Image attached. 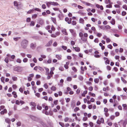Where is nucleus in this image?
Instances as JSON below:
<instances>
[{
	"label": "nucleus",
	"mask_w": 127,
	"mask_h": 127,
	"mask_svg": "<svg viewBox=\"0 0 127 127\" xmlns=\"http://www.w3.org/2000/svg\"><path fill=\"white\" fill-rule=\"evenodd\" d=\"M55 69V68L54 67H52L51 68V71L50 72V76H47V79L48 80L50 79L51 77L53 76V75L54 74V73L53 71Z\"/></svg>",
	"instance_id": "f257e3e1"
},
{
	"label": "nucleus",
	"mask_w": 127,
	"mask_h": 127,
	"mask_svg": "<svg viewBox=\"0 0 127 127\" xmlns=\"http://www.w3.org/2000/svg\"><path fill=\"white\" fill-rule=\"evenodd\" d=\"M28 41L26 39H24L21 42V45L24 48H25L27 45Z\"/></svg>",
	"instance_id": "f03ea898"
},
{
	"label": "nucleus",
	"mask_w": 127,
	"mask_h": 127,
	"mask_svg": "<svg viewBox=\"0 0 127 127\" xmlns=\"http://www.w3.org/2000/svg\"><path fill=\"white\" fill-rule=\"evenodd\" d=\"M50 36H51L53 38H56L57 36L60 35V32L58 31L56 32L55 33H51Z\"/></svg>",
	"instance_id": "7ed1b4c3"
},
{
	"label": "nucleus",
	"mask_w": 127,
	"mask_h": 127,
	"mask_svg": "<svg viewBox=\"0 0 127 127\" xmlns=\"http://www.w3.org/2000/svg\"><path fill=\"white\" fill-rule=\"evenodd\" d=\"M14 70L15 71L18 72H21L22 70V67L20 66H17L14 68Z\"/></svg>",
	"instance_id": "20e7f679"
},
{
	"label": "nucleus",
	"mask_w": 127,
	"mask_h": 127,
	"mask_svg": "<svg viewBox=\"0 0 127 127\" xmlns=\"http://www.w3.org/2000/svg\"><path fill=\"white\" fill-rule=\"evenodd\" d=\"M30 117L32 120L36 122L39 121V119L32 115H30Z\"/></svg>",
	"instance_id": "39448f33"
},
{
	"label": "nucleus",
	"mask_w": 127,
	"mask_h": 127,
	"mask_svg": "<svg viewBox=\"0 0 127 127\" xmlns=\"http://www.w3.org/2000/svg\"><path fill=\"white\" fill-rule=\"evenodd\" d=\"M67 91L69 92V93L70 95H73L74 93V92L72 90L71 88L69 87H68L67 88Z\"/></svg>",
	"instance_id": "423d86ee"
},
{
	"label": "nucleus",
	"mask_w": 127,
	"mask_h": 127,
	"mask_svg": "<svg viewBox=\"0 0 127 127\" xmlns=\"http://www.w3.org/2000/svg\"><path fill=\"white\" fill-rule=\"evenodd\" d=\"M103 59L105 61V64H109L110 61L108 58L106 57H104L103 58Z\"/></svg>",
	"instance_id": "0eeeda50"
},
{
	"label": "nucleus",
	"mask_w": 127,
	"mask_h": 127,
	"mask_svg": "<svg viewBox=\"0 0 127 127\" xmlns=\"http://www.w3.org/2000/svg\"><path fill=\"white\" fill-rule=\"evenodd\" d=\"M51 30H49L48 31V32L50 33H52L53 31H54L55 30V28L52 25L51 28Z\"/></svg>",
	"instance_id": "6e6552de"
},
{
	"label": "nucleus",
	"mask_w": 127,
	"mask_h": 127,
	"mask_svg": "<svg viewBox=\"0 0 127 127\" xmlns=\"http://www.w3.org/2000/svg\"><path fill=\"white\" fill-rule=\"evenodd\" d=\"M45 69L46 71L45 72L46 75H47V76H50V72H49V69L47 67H45Z\"/></svg>",
	"instance_id": "1a4fd4ad"
},
{
	"label": "nucleus",
	"mask_w": 127,
	"mask_h": 127,
	"mask_svg": "<svg viewBox=\"0 0 127 127\" xmlns=\"http://www.w3.org/2000/svg\"><path fill=\"white\" fill-rule=\"evenodd\" d=\"M53 42V40H51L49 41L45 45L46 47H49L52 44Z\"/></svg>",
	"instance_id": "9d476101"
},
{
	"label": "nucleus",
	"mask_w": 127,
	"mask_h": 127,
	"mask_svg": "<svg viewBox=\"0 0 127 127\" xmlns=\"http://www.w3.org/2000/svg\"><path fill=\"white\" fill-rule=\"evenodd\" d=\"M69 30L70 32L72 33V35L73 36H76V32L73 30L72 29H70Z\"/></svg>",
	"instance_id": "9b49d317"
},
{
	"label": "nucleus",
	"mask_w": 127,
	"mask_h": 127,
	"mask_svg": "<svg viewBox=\"0 0 127 127\" xmlns=\"http://www.w3.org/2000/svg\"><path fill=\"white\" fill-rule=\"evenodd\" d=\"M36 46V44L35 43L34 44L32 43L30 45V47L32 49H34Z\"/></svg>",
	"instance_id": "f8f14e48"
},
{
	"label": "nucleus",
	"mask_w": 127,
	"mask_h": 127,
	"mask_svg": "<svg viewBox=\"0 0 127 127\" xmlns=\"http://www.w3.org/2000/svg\"><path fill=\"white\" fill-rule=\"evenodd\" d=\"M7 110L6 109H4L3 110L1 111L0 112L1 114L3 115H4V114L7 113Z\"/></svg>",
	"instance_id": "ddd939ff"
},
{
	"label": "nucleus",
	"mask_w": 127,
	"mask_h": 127,
	"mask_svg": "<svg viewBox=\"0 0 127 127\" xmlns=\"http://www.w3.org/2000/svg\"><path fill=\"white\" fill-rule=\"evenodd\" d=\"M69 64V62H67L66 63V64L64 65V68L66 69H68V65Z\"/></svg>",
	"instance_id": "4468645a"
},
{
	"label": "nucleus",
	"mask_w": 127,
	"mask_h": 127,
	"mask_svg": "<svg viewBox=\"0 0 127 127\" xmlns=\"http://www.w3.org/2000/svg\"><path fill=\"white\" fill-rule=\"evenodd\" d=\"M82 3L88 6H90L91 7L93 5L87 2H85V1H83L82 2Z\"/></svg>",
	"instance_id": "2eb2a0df"
},
{
	"label": "nucleus",
	"mask_w": 127,
	"mask_h": 127,
	"mask_svg": "<svg viewBox=\"0 0 127 127\" xmlns=\"http://www.w3.org/2000/svg\"><path fill=\"white\" fill-rule=\"evenodd\" d=\"M63 33L65 35H67L68 34L66 30L65 29H64L62 31Z\"/></svg>",
	"instance_id": "dca6fc26"
},
{
	"label": "nucleus",
	"mask_w": 127,
	"mask_h": 127,
	"mask_svg": "<svg viewBox=\"0 0 127 127\" xmlns=\"http://www.w3.org/2000/svg\"><path fill=\"white\" fill-rule=\"evenodd\" d=\"M56 57L59 60H60L62 59V56L61 55H56Z\"/></svg>",
	"instance_id": "f3484780"
},
{
	"label": "nucleus",
	"mask_w": 127,
	"mask_h": 127,
	"mask_svg": "<svg viewBox=\"0 0 127 127\" xmlns=\"http://www.w3.org/2000/svg\"><path fill=\"white\" fill-rule=\"evenodd\" d=\"M87 92H88L87 90H85L84 91L83 93L81 94V96L83 97H85V95L87 94Z\"/></svg>",
	"instance_id": "a211bd4d"
},
{
	"label": "nucleus",
	"mask_w": 127,
	"mask_h": 127,
	"mask_svg": "<svg viewBox=\"0 0 127 127\" xmlns=\"http://www.w3.org/2000/svg\"><path fill=\"white\" fill-rule=\"evenodd\" d=\"M127 124V119L125 120L123 123V127H125Z\"/></svg>",
	"instance_id": "6ab92c4d"
},
{
	"label": "nucleus",
	"mask_w": 127,
	"mask_h": 127,
	"mask_svg": "<svg viewBox=\"0 0 127 127\" xmlns=\"http://www.w3.org/2000/svg\"><path fill=\"white\" fill-rule=\"evenodd\" d=\"M111 23L112 25H114L115 23V19L114 18H112L110 22Z\"/></svg>",
	"instance_id": "aec40b11"
},
{
	"label": "nucleus",
	"mask_w": 127,
	"mask_h": 127,
	"mask_svg": "<svg viewBox=\"0 0 127 127\" xmlns=\"http://www.w3.org/2000/svg\"><path fill=\"white\" fill-rule=\"evenodd\" d=\"M46 4L47 6L48 7H49L51 5H52L51 2H46Z\"/></svg>",
	"instance_id": "412c9836"
},
{
	"label": "nucleus",
	"mask_w": 127,
	"mask_h": 127,
	"mask_svg": "<svg viewBox=\"0 0 127 127\" xmlns=\"http://www.w3.org/2000/svg\"><path fill=\"white\" fill-rule=\"evenodd\" d=\"M12 94L13 95V96L14 98H16L17 97V93L16 92L13 91L12 92Z\"/></svg>",
	"instance_id": "4be33fe9"
},
{
	"label": "nucleus",
	"mask_w": 127,
	"mask_h": 127,
	"mask_svg": "<svg viewBox=\"0 0 127 127\" xmlns=\"http://www.w3.org/2000/svg\"><path fill=\"white\" fill-rule=\"evenodd\" d=\"M73 48L77 52H79L80 51V49L79 47H73Z\"/></svg>",
	"instance_id": "5701e85b"
},
{
	"label": "nucleus",
	"mask_w": 127,
	"mask_h": 127,
	"mask_svg": "<svg viewBox=\"0 0 127 127\" xmlns=\"http://www.w3.org/2000/svg\"><path fill=\"white\" fill-rule=\"evenodd\" d=\"M81 40L83 41L86 42L87 40V38L83 36L81 38Z\"/></svg>",
	"instance_id": "b1692460"
},
{
	"label": "nucleus",
	"mask_w": 127,
	"mask_h": 127,
	"mask_svg": "<svg viewBox=\"0 0 127 127\" xmlns=\"http://www.w3.org/2000/svg\"><path fill=\"white\" fill-rule=\"evenodd\" d=\"M5 122L9 124L10 123V120L8 118H7L5 119Z\"/></svg>",
	"instance_id": "393cba45"
},
{
	"label": "nucleus",
	"mask_w": 127,
	"mask_h": 127,
	"mask_svg": "<svg viewBox=\"0 0 127 127\" xmlns=\"http://www.w3.org/2000/svg\"><path fill=\"white\" fill-rule=\"evenodd\" d=\"M81 89L80 88H78L76 91V94L77 95H79Z\"/></svg>",
	"instance_id": "a878e982"
},
{
	"label": "nucleus",
	"mask_w": 127,
	"mask_h": 127,
	"mask_svg": "<svg viewBox=\"0 0 127 127\" xmlns=\"http://www.w3.org/2000/svg\"><path fill=\"white\" fill-rule=\"evenodd\" d=\"M51 19L52 20V21L55 24H56L57 23V22L56 21V18H53V17H51Z\"/></svg>",
	"instance_id": "bb28decb"
},
{
	"label": "nucleus",
	"mask_w": 127,
	"mask_h": 127,
	"mask_svg": "<svg viewBox=\"0 0 127 127\" xmlns=\"http://www.w3.org/2000/svg\"><path fill=\"white\" fill-rule=\"evenodd\" d=\"M72 78L70 77H68L66 78V80L70 82L72 81Z\"/></svg>",
	"instance_id": "cd10ccee"
},
{
	"label": "nucleus",
	"mask_w": 127,
	"mask_h": 127,
	"mask_svg": "<svg viewBox=\"0 0 127 127\" xmlns=\"http://www.w3.org/2000/svg\"><path fill=\"white\" fill-rule=\"evenodd\" d=\"M103 84L105 85H107L108 83V80H105L103 82Z\"/></svg>",
	"instance_id": "c85d7f7f"
},
{
	"label": "nucleus",
	"mask_w": 127,
	"mask_h": 127,
	"mask_svg": "<svg viewBox=\"0 0 127 127\" xmlns=\"http://www.w3.org/2000/svg\"><path fill=\"white\" fill-rule=\"evenodd\" d=\"M95 82L96 83H98L99 82V79L98 78H95L94 79Z\"/></svg>",
	"instance_id": "c756f323"
},
{
	"label": "nucleus",
	"mask_w": 127,
	"mask_h": 127,
	"mask_svg": "<svg viewBox=\"0 0 127 127\" xmlns=\"http://www.w3.org/2000/svg\"><path fill=\"white\" fill-rule=\"evenodd\" d=\"M80 110V109L78 107H76L74 109V111L75 112H76Z\"/></svg>",
	"instance_id": "7c9ffc66"
},
{
	"label": "nucleus",
	"mask_w": 127,
	"mask_h": 127,
	"mask_svg": "<svg viewBox=\"0 0 127 127\" xmlns=\"http://www.w3.org/2000/svg\"><path fill=\"white\" fill-rule=\"evenodd\" d=\"M111 27L109 25L105 26V30H107L111 29Z\"/></svg>",
	"instance_id": "2f4dec72"
},
{
	"label": "nucleus",
	"mask_w": 127,
	"mask_h": 127,
	"mask_svg": "<svg viewBox=\"0 0 127 127\" xmlns=\"http://www.w3.org/2000/svg\"><path fill=\"white\" fill-rule=\"evenodd\" d=\"M51 90L53 91H55L56 90V88L54 86H52L51 88Z\"/></svg>",
	"instance_id": "473e14b6"
},
{
	"label": "nucleus",
	"mask_w": 127,
	"mask_h": 127,
	"mask_svg": "<svg viewBox=\"0 0 127 127\" xmlns=\"http://www.w3.org/2000/svg\"><path fill=\"white\" fill-rule=\"evenodd\" d=\"M79 22L80 23L83 24L84 23V20L82 18H80L79 19Z\"/></svg>",
	"instance_id": "72a5a7b5"
},
{
	"label": "nucleus",
	"mask_w": 127,
	"mask_h": 127,
	"mask_svg": "<svg viewBox=\"0 0 127 127\" xmlns=\"http://www.w3.org/2000/svg\"><path fill=\"white\" fill-rule=\"evenodd\" d=\"M31 104L32 106H33L35 107L36 106V104L35 103L33 102H31Z\"/></svg>",
	"instance_id": "f704fd0d"
},
{
	"label": "nucleus",
	"mask_w": 127,
	"mask_h": 127,
	"mask_svg": "<svg viewBox=\"0 0 127 127\" xmlns=\"http://www.w3.org/2000/svg\"><path fill=\"white\" fill-rule=\"evenodd\" d=\"M75 105V102L74 101H72L71 103V107L73 108Z\"/></svg>",
	"instance_id": "c9c22d12"
},
{
	"label": "nucleus",
	"mask_w": 127,
	"mask_h": 127,
	"mask_svg": "<svg viewBox=\"0 0 127 127\" xmlns=\"http://www.w3.org/2000/svg\"><path fill=\"white\" fill-rule=\"evenodd\" d=\"M37 108L38 110H41L42 109V107L41 106L38 105H37Z\"/></svg>",
	"instance_id": "e433bc0d"
},
{
	"label": "nucleus",
	"mask_w": 127,
	"mask_h": 127,
	"mask_svg": "<svg viewBox=\"0 0 127 127\" xmlns=\"http://www.w3.org/2000/svg\"><path fill=\"white\" fill-rule=\"evenodd\" d=\"M48 85L46 83H45L43 85V87L46 89H47L48 88Z\"/></svg>",
	"instance_id": "4c0bfd02"
},
{
	"label": "nucleus",
	"mask_w": 127,
	"mask_h": 127,
	"mask_svg": "<svg viewBox=\"0 0 127 127\" xmlns=\"http://www.w3.org/2000/svg\"><path fill=\"white\" fill-rule=\"evenodd\" d=\"M72 69L75 72H76L77 71V69L75 67H72Z\"/></svg>",
	"instance_id": "58836bf2"
},
{
	"label": "nucleus",
	"mask_w": 127,
	"mask_h": 127,
	"mask_svg": "<svg viewBox=\"0 0 127 127\" xmlns=\"http://www.w3.org/2000/svg\"><path fill=\"white\" fill-rule=\"evenodd\" d=\"M12 79L14 81H16L17 80V77L15 76L12 77Z\"/></svg>",
	"instance_id": "ea45409f"
},
{
	"label": "nucleus",
	"mask_w": 127,
	"mask_h": 127,
	"mask_svg": "<svg viewBox=\"0 0 127 127\" xmlns=\"http://www.w3.org/2000/svg\"><path fill=\"white\" fill-rule=\"evenodd\" d=\"M121 97L122 98V99H126L127 98L126 96L124 95H120Z\"/></svg>",
	"instance_id": "a19ab883"
},
{
	"label": "nucleus",
	"mask_w": 127,
	"mask_h": 127,
	"mask_svg": "<svg viewBox=\"0 0 127 127\" xmlns=\"http://www.w3.org/2000/svg\"><path fill=\"white\" fill-rule=\"evenodd\" d=\"M52 5H53L57 6L58 5V4L57 2H51Z\"/></svg>",
	"instance_id": "79ce46f5"
},
{
	"label": "nucleus",
	"mask_w": 127,
	"mask_h": 127,
	"mask_svg": "<svg viewBox=\"0 0 127 127\" xmlns=\"http://www.w3.org/2000/svg\"><path fill=\"white\" fill-rule=\"evenodd\" d=\"M34 11L33 9H30L27 12L28 14H31Z\"/></svg>",
	"instance_id": "37998d69"
},
{
	"label": "nucleus",
	"mask_w": 127,
	"mask_h": 127,
	"mask_svg": "<svg viewBox=\"0 0 127 127\" xmlns=\"http://www.w3.org/2000/svg\"><path fill=\"white\" fill-rule=\"evenodd\" d=\"M118 104V102L117 101H114V104H113V106L114 107H115Z\"/></svg>",
	"instance_id": "c03bdc74"
},
{
	"label": "nucleus",
	"mask_w": 127,
	"mask_h": 127,
	"mask_svg": "<svg viewBox=\"0 0 127 127\" xmlns=\"http://www.w3.org/2000/svg\"><path fill=\"white\" fill-rule=\"evenodd\" d=\"M58 103V100H54L53 102V103L55 105H57Z\"/></svg>",
	"instance_id": "a18cd8bd"
},
{
	"label": "nucleus",
	"mask_w": 127,
	"mask_h": 127,
	"mask_svg": "<svg viewBox=\"0 0 127 127\" xmlns=\"http://www.w3.org/2000/svg\"><path fill=\"white\" fill-rule=\"evenodd\" d=\"M14 5L16 6H18V2L17 1H15L14 2Z\"/></svg>",
	"instance_id": "49530a36"
},
{
	"label": "nucleus",
	"mask_w": 127,
	"mask_h": 127,
	"mask_svg": "<svg viewBox=\"0 0 127 127\" xmlns=\"http://www.w3.org/2000/svg\"><path fill=\"white\" fill-rule=\"evenodd\" d=\"M99 28L101 29L105 30V26L102 25L99 26Z\"/></svg>",
	"instance_id": "de8ad7c7"
},
{
	"label": "nucleus",
	"mask_w": 127,
	"mask_h": 127,
	"mask_svg": "<svg viewBox=\"0 0 127 127\" xmlns=\"http://www.w3.org/2000/svg\"><path fill=\"white\" fill-rule=\"evenodd\" d=\"M37 16V14H34L32 16V18L33 19H35L36 18Z\"/></svg>",
	"instance_id": "09e8293b"
},
{
	"label": "nucleus",
	"mask_w": 127,
	"mask_h": 127,
	"mask_svg": "<svg viewBox=\"0 0 127 127\" xmlns=\"http://www.w3.org/2000/svg\"><path fill=\"white\" fill-rule=\"evenodd\" d=\"M5 62L7 63H8L9 62L8 58V57H6L4 59Z\"/></svg>",
	"instance_id": "8fccbe9b"
},
{
	"label": "nucleus",
	"mask_w": 127,
	"mask_h": 127,
	"mask_svg": "<svg viewBox=\"0 0 127 127\" xmlns=\"http://www.w3.org/2000/svg\"><path fill=\"white\" fill-rule=\"evenodd\" d=\"M121 79L124 83H127V81L122 77H121Z\"/></svg>",
	"instance_id": "3c124183"
},
{
	"label": "nucleus",
	"mask_w": 127,
	"mask_h": 127,
	"mask_svg": "<svg viewBox=\"0 0 127 127\" xmlns=\"http://www.w3.org/2000/svg\"><path fill=\"white\" fill-rule=\"evenodd\" d=\"M62 48L64 50H66L67 49V47L64 45L62 46Z\"/></svg>",
	"instance_id": "603ef678"
},
{
	"label": "nucleus",
	"mask_w": 127,
	"mask_h": 127,
	"mask_svg": "<svg viewBox=\"0 0 127 127\" xmlns=\"http://www.w3.org/2000/svg\"><path fill=\"white\" fill-rule=\"evenodd\" d=\"M88 120V118L87 117H84L82 119V120L84 121H86Z\"/></svg>",
	"instance_id": "864d4df0"
},
{
	"label": "nucleus",
	"mask_w": 127,
	"mask_h": 127,
	"mask_svg": "<svg viewBox=\"0 0 127 127\" xmlns=\"http://www.w3.org/2000/svg\"><path fill=\"white\" fill-rule=\"evenodd\" d=\"M127 14L126 12L124 11H123L122 13V16H124Z\"/></svg>",
	"instance_id": "5fc2aeb1"
},
{
	"label": "nucleus",
	"mask_w": 127,
	"mask_h": 127,
	"mask_svg": "<svg viewBox=\"0 0 127 127\" xmlns=\"http://www.w3.org/2000/svg\"><path fill=\"white\" fill-rule=\"evenodd\" d=\"M115 114L116 117H118L120 115V114L119 112H116L115 113Z\"/></svg>",
	"instance_id": "6e6d98bb"
},
{
	"label": "nucleus",
	"mask_w": 127,
	"mask_h": 127,
	"mask_svg": "<svg viewBox=\"0 0 127 127\" xmlns=\"http://www.w3.org/2000/svg\"><path fill=\"white\" fill-rule=\"evenodd\" d=\"M59 124L62 127H64V123L60 122Z\"/></svg>",
	"instance_id": "4d7b16f0"
},
{
	"label": "nucleus",
	"mask_w": 127,
	"mask_h": 127,
	"mask_svg": "<svg viewBox=\"0 0 127 127\" xmlns=\"http://www.w3.org/2000/svg\"><path fill=\"white\" fill-rule=\"evenodd\" d=\"M5 80V78L4 77H2L1 78V81L3 82V83H4V80Z\"/></svg>",
	"instance_id": "13d9d810"
},
{
	"label": "nucleus",
	"mask_w": 127,
	"mask_h": 127,
	"mask_svg": "<svg viewBox=\"0 0 127 127\" xmlns=\"http://www.w3.org/2000/svg\"><path fill=\"white\" fill-rule=\"evenodd\" d=\"M20 38H21L20 37H15L13 38V39L15 41H17L19 39H20Z\"/></svg>",
	"instance_id": "bf43d9fd"
},
{
	"label": "nucleus",
	"mask_w": 127,
	"mask_h": 127,
	"mask_svg": "<svg viewBox=\"0 0 127 127\" xmlns=\"http://www.w3.org/2000/svg\"><path fill=\"white\" fill-rule=\"evenodd\" d=\"M123 8L127 10V6L126 5H124L123 6Z\"/></svg>",
	"instance_id": "052dcab7"
},
{
	"label": "nucleus",
	"mask_w": 127,
	"mask_h": 127,
	"mask_svg": "<svg viewBox=\"0 0 127 127\" xmlns=\"http://www.w3.org/2000/svg\"><path fill=\"white\" fill-rule=\"evenodd\" d=\"M89 125L91 127H93L94 126V124L92 122H90Z\"/></svg>",
	"instance_id": "680f3d73"
},
{
	"label": "nucleus",
	"mask_w": 127,
	"mask_h": 127,
	"mask_svg": "<svg viewBox=\"0 0 127 127\" xmlns=\"http://www.w3.org/2000/svg\"><path fill=\"white\" fill-rule=\"evenodd\" d=\"M34 9L36 11H37L39 12H40L41 11L40 9L39 8H34Z\"/></svg>",
	"instance_id": "e2e57ef3"
},
{
	"label": "nucleus",
	"mask_w": 127,
	"mask_h": 127,
	"mask_svg": "<svg viewBox=\"0 0 127 127\" xmlns=\"http://www.w3.org/2000/svg\"><path fill=\"white\" fill-rule=\"evenodd\" d=\"M106 68L108 70H110L111 69V67L109 65H107L106 66Z\"/></svg>",
	"instance_id": "0e129e2a"
},
{
	"label": "nucleus",
	"mask_w": 127,
	"mask_h": 127,
	"mask_svg": "<svg viewBox=\"0 0 127 127\" xmlns=\"http://www.w3.org/2000/svg\"><path fill=\"white\" fill-rule=\"evenodd\" d=\"M108 109L107 108L105 107L104 108V111L105 113L108 112Z\"/></svg>",
	"instance_id": "69168bd1"
},
{
	"label": "nucleus",
	"mask_w": 127,
	"mask_h": 127,
	"mask_svg": "<svg viewBox=\"0 0 127 127\" xmlns=\"http://www.w3.org/2000/svg\"><path fill=\"white\" fill-rule=\"evenodd\" d=\"M115 118V116L114 115H111L110 117V119L112 120L114 119Z\"/></svg>",
	"instance_id": "338daca9"
},
{
	"label": "nucleus",
	"mask_w": 127,
	"mask_h": 127,
	"mask_svg": "<svg viewBox=\"0 0 127 127\" xmlns=\"http://www.w3.org/2000/svg\"><path fill=\"white\" fill-rule=\"evenodd\" d=\"M35 25V23L34 21H32L30 24V25L31 26H33Z\"/></svg>",
	"instance_id": "774afa93"
}]
</instances>
